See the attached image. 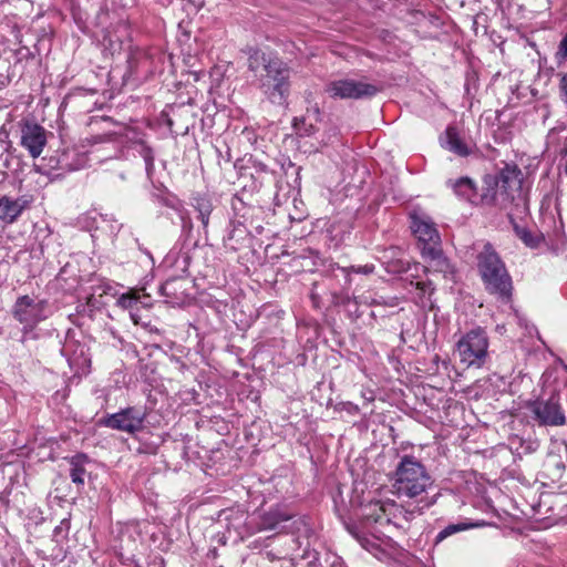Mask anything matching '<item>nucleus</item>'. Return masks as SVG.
<instances>
[{
	"instance_id": "f257e3e1",
	"label": "nucleus",
	"mask_w": 567,
	"mask_h": 567,
	"mask_svg": "<svg viewBox=\"0 0 567 567\" xmlns=\"http://www.w3.org/2000/svg\"><path fill=\"white\" fill-rule=\"evenodd\" d=\"M390 481L392 494L409 505H415L417 513L432 505L427 494L434 487V478L415 456H401Z\"/></svg>"
},
{
	"instance_id": "f03ea898",
	"label": "nucleus",
	"mask_w": 567,
	"mask_h": 567,
	"mask_svg": "<svg viewBox=\"0 0 567 567\" xmlns=\"http://www.w3.org/2000/svg\"><path fill=\"white\" fill-rule=\"evenodd\" d=\"M248 70L258 81V86L271 103L282 105L290 92L291 70L282 60L258 49L248 53Z\"/></svg>"
},
{
	"instance_id": "7ed1b4c3",
	"label": "nucleus",
	"mask_w": 567,
	"mask_h": 567,
	"mask_svg": "<svg viewBox=\"0 0 567 567\" xmlns=\"http://www.w3.org/2000/svg\"><path fill=\"white\" fill-rule=\"evenodd\" d=\"M482 205L506 209L509 206H525L523 173L516 164H505L496 176L487 175L480 194Z\"/></svg>"
},
{
	"instance_id": "20e7f679",
	"label": "nucleus",
	"mask_w": 567,
	"mask_h": 567,
	"mask_svg": "<svg viewBox=\"0 0 567 567\" xmlns=\"http://www.w3.org/2000/svg\"><path fill=\"white\" fill-rule=\"evenodd\" d=\"M476 259L477 270L485 290L498 300L509 302L513 296L512 277L492 245L485 244Z\"/></svg>"
},
{
	"instance_id": "39448f33",
	"label": "nucleus",
	"mask_w": 567,
	"mask_h": 567,
	"mask_svg": "<svg viewBox=\"0 0 567 567\" xmlns=\"http://www.w3.org/2000/svg\"><path fill=\"white\" fill-rule=\"evenodd\" d=\"M488 336L483 328L470 330L456 343L461 363L467 368H482L488 359Z\"/></svg>"
},
{
	"instance_id": "423d86ee",
	"label": "nucleus",
	"mask_w": 567,
	"mask_h": 567,
	"mask_svg": "<svg viewBox=\"0 0 567 567\" xmlns=\"http://www.w3.org/2000/svg\"><path fill=\"white\" fill-rule=\"evenodd\" d=\"M47 300L34 301L27 295L17 299L12 307V316L23 326L22 332L24 336L31 332L39 322L47 319Z\"/></svg>"
},
{
	"instance_id": "0eeeda50",
	"label": "nucleus",
	"mask_w": 567,
	"mask_h": 567,
	"mask_svg": "<svg viewBox=\"0 0 567 567\" xmlns=\"http://www.w3.org/2000/svg\"><path fill=\"white\" fill-rule=\"evenodd\" d=\"M326 92L332 99L360 100L374 96L379 87L372 83L355 79H340L329 82Z\"/></svg>"
},
{
	"instance_id": "6e6552de",
	"label": "nucleus",
	"mask_w": 567,
	"mask_h": 567,
	"mask_svg": "<svg viewBox=\"0 0 567 567\" xmlns=\"http://www.w3.org/2000/svg\"><path fill=\"white\" fill-rule=\"evenodd\" d=\"M145 414L135 406L125 408L116 413L106 415L101 424L116 431L135 434L143 429Z\"/></svg>"
},
{
	"instance_id": "1a4fd4ad",
	"label": "nucleus",
	"mask_w": 567,
	"mask_h": 567,
	"mask_svg": "<svg viewBox=\"0 0 567 567\" xmlns=\"http://www.w3.org/2000/svg\"><path fill=\"white\" fill-rule=\"evenodd\" d=\"M386 501H370L360 507L361 524L372 533L384 535L386 532Z\"/></svg>"
},
{
	"instance_id": "9d476101",
	"label": "nucleus",
	"mask_w": 567,
	"mask_h": 567,
	"mask_svg": "<svg viewBox=\"0 0 567 567\" xmlns=\"http://www.w3.org/2000/svg\"><path fill=\"white\" fill-rule=\"evenodd\" d=\"M529 410L539 425H564L566 417L559 404L554 400L535 401L529 404Z\"/></svg>"
},
{
	"instance_id": "9b49d317",
	"label": "nucleus",
	"mask_w": 567,
	"mask_h": 567,
	"mask_svg": "<svg viewBox=\"0 0 567 567\" xmlns=\"http://www.w3.org/2000/svg\"><path fill=\"white\" fill-rule=\"evenodd\" d=\"M47 144L45 130L37 123H24L21 128V145L28 150L31 157L37 158Z\"/></svg>"
},
{
	"instance_id": "f8f14e48",
	"label": "nucleus",
	"mask_w": 567,
	"mask_h": 567,
	"mask_svg": "<svg viewBox=\"0 0 567 567\" xmlns=\"http://www.w3.org/2000/svg\"><path fill=\"white\" fill-rule=\"evenodd\" d=\"M411 228L421 244V248H434L441 246L439 231L430 218L424 216H412Z\"/></svg>"
},
{
	"instance_id": "ddd939ff",
	"label": "nucleus",
	"mask_w": 567,
	"mask_h": 567,
	"mask_svg": "<svg viewBox=\"0 0 567 567\" xmlns=\"http://www.w3.org/2000/svg\"><path fill=\"white\" fill-rule=\"evenodd\" d=\"M293 516L295 514L284 506L271 507L260 516L257 530H277L280 533L284 530L282 523L289 522Z\"/></svg>"
},
{
	"instance_id": "4468645a",
	"label": "nucleus",
	"mask_w": 567,
	"mask_h": 567,
	"mask_svg": "<svg viewBox=\"0 0 567 567\" xmlns=\"http://www.w3.org/2000/svg\"><path fill=\"white\" fill-rule=\"evenodd\" d=\"M87 156L76 150H65L58 158H50V167L63 172H73L85 167Z\"/></svg>"
},
{
	"instance_id": "2eb2a0df",
	"label": "nucleus",
	"mask_w": 567,
	"mask_h": 567,
	"mask_svg": "<svg viewBox=\"0 0 567 567\" xmlns=\"http://www.w3.org/2000/svg\"><path fill=\"white\" fill-rule=\"evenodd\" d=\"M441 145L457 156L466 157L473 152V145L468 144L458 133L455 126H447L441 137Z\"/></svg>"
},
{
	"instance_id": "dca6fc26",
	"label": "nucleus",
	"mask_w": 567,
	"mask_h": 567,
	"mask_svg": "<svg viewBox=\"0 0 567 567\" xmlns=\"http://www.w3.org/2000/svg\"><path fill=\"white\" fill-rule=\"evenodd\" d=\"M386 513V532L391 527L404 529L406 524L412 519L414 514L417 512L415 505L412 509H405L402 505H399L394 501H389Z\"/></svg>"
},
{
	"instance_id": "f3484780",
	"label": "nucleus",
	"mask_w": 567,
	"mask_h": 567,
	"mask_svg": "<svg viewBox=\"0 0 567 567\" xmlns=\"http://www.w3.org/2000/svg\"><path fill=\"white\" fill-rule=\"evenodd\" d=\"M423 258L429 262V266L437 272L444 275L453 274L454 268L450 260L443 255L440 246L432 248H421Z\"/></svg>"
},
{
	"instance_id": "a211bd4d",
	"label": "nucleus",
	"mask_w": 567,
	"mask_h": 567,
	"mask_svg": "<svg viewBox=\"0 0 567 567\" xmlns=\"http://www.w3.org/2000/svg\"><path fill=\"white\" fill-rule=\"evenodd\" d=\"M447 186L451 187L456 196L474 204H482L474 182L468 177L449 179Z\"/></svg>"
},
{
	"instance_id": "6ab92c4d",
	"label": "nucleus",
	"mask_w": 567,
	"mask_h": 567,
	"mask_svg": "<svg viewBox=\"0 0 567 567\" xmlns=\"http://www.w3.org/2000/svg\"><path fill=\"white\" fill-rule=\"evenodd\" d=\"M28 200L23 198L12 199L3 196L0 198V219L6 223H13L27 208Z\"/></svg>"
},
{
	"instance_id": "aec40b11",
	"label": "nucleus",
	"mask_w": 567,
	"mask_h": 567,
	"mask_svg": "<svg viewBox=\"0 0 567 567\" xmlns=\"http://www.w3.org/2000/svg\"><path fill=\"white\" fill-rule=\"evenodd\" d=\"M89 462V458L84 454H78L71 457L70 460V477L71 481L80 487L84 486L85 483V463Z\"/></svg>"
},
{
	"instance_id": "412c9836",
	"label": "nucleus",
	"mask_w": 567,
	"mask_h": 567,
	"mask_svg": "<svg viewBox=\"0 0 567 567\" xmlns=\"http://www.w3.org/2000/svg\"><path fill=\"white\" fill-rule=\"evenodd\" d=\"M220 517H224V519L227 522L228 529L233 528L236 532H240V529L246 525L248 515L245 511L241 509H229L221 512Z\"/></svg>"
},
{
	"instance_id": "4be33fe9",
	"label": "nucleus",
	"mask_w": 567,
	"mask_h": 567,
	"mask_svg": "<svg viewBox=\"0 0 567 567\" xmlns=\"http://www.w3.org/2000/svg\"><path fill=\"white\" fill-rule=\"evenodd\" d=\"M194 200V208L198 212V218L200 219L204 229H206L209 224V216L213 212V204L205 197H196Z\"/></svg>"
},
{
	"instance_id": "5701e85b",
	"label": "nucleus",
	"mask_w": 567,
	"mask_h": 567,
	"mask_svg": "<svg viewBox=\"0 0 567 567\" xmlns=\"http://www.w3.org/2000/svg\"><path fill=\"white\" fill-rule=\"evenodd\" d=\"M337 268L342 271L348 284H350V281H351L350 280L351 274L370 275V274L374 272V269H375L374 265H372V264H367L363 266H350V267H340L339 265H337Z\"/></svg>"
},
{
	"instance_id": "b1692460",
	"label": "nucleus",
	"mask_w": 567,
	"mask_h": 567,
	"mask_svg": "<svg viewBox=\"0 0 567 567\" xmlns=\"http://www.w3.org/2000/svg\"><path fill=\"white\" fill-rule=\"evenodd\" d=\"M138 153L145 162L146 172L150 174L154 169V153L153 150L143 141L136 143Z\"/></svg>"
},
{
	"instance_id": "393cba45",
	"label": "nucleus",
	"mask_w": 567,
	"mask_h": 567,
	"mask_svg": "<svg viewBox=\"0 0 567 567\" xmlns=\"http://www.w3.org/2000/svg\"><path fill=\"white\" fill-rule=\"evenodd\" d=\"M471 525H467L465 523H458V524H450L447 525L446 527H444L437 535H436V543H440L442 540H444L445 538H447L449 536L455 534V533H458V532H462V530H465L470 527Z\"/></svg>"
},
{
	"instance_id": "a878e982",
	"label": "nucleus",
	"mask_w": 567,
	"mask_h": 567,
	"mask_svg": "<svg viewBox=\"0 0 567 567\" xmlns=\"http://www.w3.org/2000/svg\"><path fill=\"white\" fill-rule=\"evenodd\" d=\"M293 127L299 135L309 136L315 133L316 128L312 123H307L306 117H296Z\"/></svg>"
},
{
	"instance_id": "bb28decb",
	"label": "nucleus",
	"mask_w": 567,
	"mask_h": 567,
	"mask_svg": "<svg viewBox=\"0 0 567 567\" xmlns=\"http://www.w3.org/2000/svg\"><path fill=\"white\" fill-rule=\"evenodd\" d=\"M179 284H182V281L178 279L166 280L161 287L162 295L178 300L177 286H179Z\"/></svg>"
},
{
	"instance_id": "cd10ccee",
	"label": "nucleus",
	"mask_w": 567,
	"mask_h": 567,
	"mask_svg": "<svg viewBox=\"0 0 567 567\" xmlns=\"http://www.w3.org/2000/svg\"><path fill=\"white\" fill-rule=\"evenodd\" d=\"M517 236L525 243L526 246L535 248L538 246L539 238L534 237L529 230L515 226Z\"/></svg>"
},
{
	"instance_id": "c85d7f7f",
	"label": "nucleus",
	"mask_w": 567,
	"mask_h": 567,
	"mask_svg": "<svg viewBox=\"0 0 567 567\" xmlns=\"http://www.w3.org/2000/svg\"><path fill=\"white\" fill-rule=\"evenodd\" d=\"M117 305L122 307L123 309L133 310L137 308L138 300L135 297H132L130 295H122L117 299Z\"/></svg>"
},
{
	"instance_id": "c756f323",
	"label": "nucleus",
	"mask_w": 567,
	"mask_h": 567,
	"mask_svg": "<svg viewBox=\"0 0 567 567\" xmlns=\"http://www.w3.org/2000/svg\"><path fill=\"white\" fill-rule=\"evenodd\" d=\"M117 136L116 132H107L105 134H99L93 136L95 143H103L114 141Z\"/></svg>"
},
{
	"instance_id": "7c9ffc66",
	"label": "nucleus",
	"mask_w": 567,
	"mask_h": 567,
	"mask_svg": "<svg viewBox=\"0 0 567 567\" xmlns=\"http://www.w3.org/2000/svg\"><path fill=\"white\" fill-rule=\"evenodd\" d=\"M415 287L417 290H420L422 293L429 292L430 295L433 293L434 287L432 286L431 281H417L415 284Z\"/></svg>"
},
{
	"instance_id": "2f4dec72",
	"label": "nucleus",
	"mask_w": 567,
	"mask_h": 567,
	"mask_svg": "<svg viewBox=\"0 0 567 567\" xmlns=\"http://www.w3.org/2000/svg\"><path fill=\"white\" fill-rule=\"evenodd\" d=\"M566 56H567V34L560 41L559 48H558V51H557V58L559 60H565Z\"/></svg>"
},
{
	"instance_id": "473e14b6",
	"label": "nucleus",
	"mask_w": 567,
	"mask_h": 567,
	"mask_svg": "<svg viewBox=\"0 0 567 567\" xmlns=\"http://www.w3.org/2000/svg\"><path fill=\"white\" fill-rule=\"evenodd\" d=\"M560 89L564 93V95L566 96L565 99V102L567 104V74H565L563 78H561V81H560Z\"/></svg>"
},
{
	"instance_id": "72a5a7b5",
	"label": "nucleus",
	"mask_w": 567,
	"mask_h": 567,
	"mask_svg": "<svg viewBox=\"0 0 567 567\" xmlns=\"http://www.w3.org/2000/svg\"><path fill=\"white\" fill-rule=\"evenodd\" d=\"M63 526H65L66 528H69V523H68V520L63 519V520L61 522V525H60V526H58V527L55 528V530H54V532H55V533H60Z\"/></svg>"
},
{
	"instance_id": "f704fd0d",
	"label": "nucleus",
	"mask_w": 567,
	"mask_h": 567,
	"mask_svg": "<svg viewBox=\"0 0 567 567\" xmlns=\"http://www.w3.org/2000/svg\"><path fill=\"white\" fill-rule=\"evenodd\" d=\"M313 114H315L316 120H318L319 114H320V112H319V107H318V106H316V107L313 109Z\"/></svg>"
},
{
	"instance_id": "c9c22d12",
	"label": "nucleus",
	"mask_w": 567,
	"mask_h": 567,
	"mask_svg": "<svg viewBox=\"0 0 567 567\" xmlns=\"http://www.w3.org/2000/svg\"><path fill=\"white\" fill-rule=\"evenodd\" d=\"M359 542L361 543L362 547L367 548V545H365V539L364 538H360L358 537Z\"/></svg>"
},
{
	"instance_id": "e433bc0d",
	"label": "nucleus",
	"mask_w": 567,
	"mask_h": 567,
	"mask_svg": "<svg viewBox=\"0 0 567 567\" xmlns=\"http://www.w3.org/2000/svg\"><path fill=\"white\" fill-rule=\"evenodd\" d=\"M101 122L107 123V122H110V120L109 118H101Z\"/></svg>"
},
{
	"instance_id": "4c0bfd02",
	"label": "nucleus",
	"mask_w": 567,
	"mask_h": 567,
	"mask_svg": "<svg viewBox=\"0 0 567 567\" xmlns=\"http://www.w3.org/2000/svg\"><path fill=\"white\" fill-rule=\"evenodd\" d=\"M131 318H133V321H136V318H134L133 313H131Z\"/></svg>"
},
{
	"instance_id": "58836bf2",
	"label": "nucleus",
	"mask_w": 567,
	"mask_h": 567,
	"mask_svg": "<svg viewBox=\"0 0 567 567\" xmlns=\"http://www.w3.org/2000/svg\"><path fill=\"white\" fill-rule=\"evenodd\" d=\"M131 318H133V321H136V318H134L133 313H131Z\"/></svg>"
}]
</instances>
